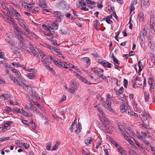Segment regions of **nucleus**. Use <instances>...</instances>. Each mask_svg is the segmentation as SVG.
I'll return each instance as SVG.
<instances>
[{"instance_id": "1", "label": "nucleus", "mask_w": 155, "mask_h": 155, "mask_svg": "<svg viewBox=\"0 0 155 155\" xmlns=\"http://www.w3.org/2000/svg\"><path fill=\"white\" fill-rule=\"evenodd\" d=\"M12 71L15 74V76L17 77V79L14 77L10 76V78L11 80L12 81H13L15 84L19 86H21L25 89H26V88L28 89V86L25 85L24 83L23 80L21 78V73L16 69H12Z\"/></svg>"}, {"instance_id": "2", "label": "nucleus", "mask_w": 155, "mask_h": 155, "mask_svg": "<svg viewBox=\"0 0 155 155\" xmlns=\"http://www.w3.org/2000/svg\"><path fill=\"white\" fill-rule=\"evenodd\" d=\"M113 98V96L107 93L106 95V100L105 101H104L102 104L103 106L107 110L113 112L114 110L111 107V101Z\"/></svg>"}, {"instance_id": "3", "label": "nucleus", "mask_w": 155, "mask_h": 155, "mask_svg": "<svg viewBox=\"0 0 155 155\" xmlns=\"http://www.w3.org/2000/svg\"><path fill=\"white\" fill-rule=\"evenodd\" d=\"M16 19L20 26L26 31L29 32L28 26L24 21L21 18H16Z\"/></svg>"}, {"instance_id": "4", "label": "nucleus", "mask_w": 155, "mask_h": 155, "mask_svg": "<svg viewBox=\"0 0 155 155\" xmlns=\"http://www.w3.org/2000/svg\"><path fill=\"white\" fill-rule=\"evenodd\" d=\"M128 105L126 102H121L120 104V108L123 112L125 113L128 110Z\"/></svg>"}, {"instance_id": "5", "label": "nucleus", "mask_w": 155, "mask_h": 155, "mask_svg": "<svg viewBox=\"0 0 155 155\" xmlns=\"http://www.w3.org/2000/svg\"><path fill=\"white\" fill-rule=\"evenodd\" d=\"M155 21L154 18L152 17L150 18V29L151 32L152 33H155V29H154Z\"/></svg>"}, {"instance_id": "6", "label": "nucleus", "mask_w": 155, "mask_h": 155, "mask_svg": "<svg viewBox=\"0 0 155 155\" xmlns=\"http://www.w3.org/2000/svg\"><path fill=\"white\" fill-rule=\"evenodd\" d=\"M91 70L92 71L98 76H99L100 74H101V73H103L104 71L102 69L97 67L91 68Z\"/></svg>"}, {"instance_id": "7", "label": "nucleus", "mask_w": 155, "mask_h": 155, "mask_svg": "<svg viewBox=\"0 0 155 155\" xmlns=\"http://www.w3.org/2000/svg\"><path fill=\"white\" fill-rule=\"evenodd\" d=\"M13 24V25L12 26L15 29L14 32L16 35L19 33H21L22 34H23V31L18 27L17 24L15 23V24Z\"/></svg>"}, {"instance_id": "8", "label": "nucleus", "mask_w": 155, "mask_h": 155, "mask_svg": "<svg viewBox=\"0 0 155 155\" xmlns=\"http://www.w3.org/2000/svg\"><path fill=\"white\" fill-rule=\"evenodd\" d=\"M60 6L61 7V8L63 10L64 12H65L68 11L69 9V7L68 5V4L65 2H62L61 3Z\"/></svg>"}, {"instance_id": "9", "label": "nucleus", "mask_w": 155, "mask_h": 155, "mask_svg": "<svg viewBox=\"0 0 155 155\" xmlns=\"http://www.w3.org/2000/svg\"><path fill=\"white\" fill-rule=\"evenodd\" d=\"M3 19L5 21L11 25L12 26L14 24H15V23L14 22V19L11 17H3Z\"/></svg>"}, {"instance_id": "10", "label": "nucleus", "mask_w": 155, "mask_h": 155, "mask_svg": "<svg viewBox=\"0 0 155 155\" xmlns=\"http://www.w3.org/2000/svg\"><path fill=\"white\" fill-rule=\"evenodd\" d=\"M29 45L30 49L31 51H30L29 50H26V51L31 54H33L35 56L36 55L38 54V52L35 49V48L33 45H31V44H29Z\"/></svg>"}, {"instance_id": "11", "label": "nucleus", "mask_w": 155, "mask_h": 155, "mask_svg": "<svg viewBox=\"0 0 155 155\" xmlns=\"http://www.w3.org/2000/svg\"><path fill=\"white\" fill-rule=\"evenodd\" d=\"M71 93L74 94L75 91L78 89V87L77 84L75 82L72 83L70 88Z\"/></svg>"}, {"instance_id": "12", "label": "nucleus", "mask_w": 155, "mask_h": 155, "mask_svg": "<svg viewBox=\"0 0 155 155\" xmlns=\"http://www.w3.org/2000/svg\"><path fill=\"white\" fill-rule=\"evenodd\" d=\"M58 64H57V65L60 68L63 67V68L67 69L68 68V67L67 66V63L65 62H61L58 60Z\"/></svg>"}, {"instance_id": "13", "label": "nucleus", "mask_w": 155, "mask_h": 155, "mask_svg": "<svg viewBox=\"0 0 155 155\" xmlns=\"http://www.w3.org/2000/svg\"><path fill=\"white\" fill-rule=\"evenodd\" d=\"M59 33L62 35H64L69 33L68 30L66 28H60Z\"/></svg>"}, {"instance_id": "14", "label": "nucleus", "mask_w": 155, "mask_h": 155, "mask_svg": "<svg viewBox=\"0 0 155 155\" xmlns=\"http://www.w3.org/2000/svg\"><path fill=\"white\" fill-rule=\"evenodd\" d=\"M149 1V0H142L141 5V7L143 8L145 7H148L150 5Z\"/></svg>"}, {"instance_id": "15", "label": "nucleus", "mask_w": 155, "mask_h": 155, "mask_svg": "<svg viewBox=\"0 0 155 155\" xmlns=\"http://www.w3.org/2000/svg\"><path fill=\"white\" fill-rule=\"evenodd\" d=\"M142 116L143 118V123H144V121L147 120L150 118L149 114L145 112H143V115H142Z\"/></svg>"}, {"instance_id": "16", "label": "nucleus", "mask_w": 155, "mask_h": 155, "mask_svg": "<svg viewBox=\"0 0 155 155\" xmlns=\"http://www.w3.org/2000/svg\"><path fill=\"white\" fill-rule=\"evenodd\" d=\"M102 117H100V120H101L102 121L104 124L105 125H108L109 124V122L108 121L107 118L105 117V116L104 115V114H103V115H102Z\"/></svg>"}, {"instance_id": "17", "label": "nucleus", "mask_w": 155, "mask_h": 155, "mask_svg": "<svg viewBox=\"0 0 155 155\" xmlns=\"http://www.w3.org/2000/svg\"><path fill=\"white\" fill-rule=\"evenodd\" d=\"M39 5L42 8H46L47 3L45 0H39Z\"/></svg>"}, {"instance_id": "18", "label": "nucleus", "mask_w": 155, "mask_h": 155, "mask_svg": "<svg viewBox=\"0 0 155 155\" xmlns=\"http://www.w3.org/2000/svg\"><path fill=\"white\" fill-rule=\"evenodd\" d=\"M23 69L24 70L30 72L36 73L37 72V70L35 68H30L28 67L23 66Z\"/></svg>"}, {"instance_id": "19", "label": "nucleus", "mask_w": 155, "mask_h": 155, "mask_svg": "<svg viewBox=\"0 0 155 155\" xmlns=\"http://www.w3.org/2000/svg\"><path fill=\"white\" fill-rule=\"evenodd\" d=\"M22 5L23 6L25 7V8H27L28 9L30 10L29 9L30 8H31L32 7L31 6V5H34L35 4L34 2L32 3L31 4H28L27 3H25L24 2H22Z\"/></svg>"}, {"instance_id": "20", "label": "nucleus", "mask_w": 155, "mask_h": 155, "mask_svg": "<svg viewBox=\"0 0 155 155\" xmlns=\"http://www.w3.org/2000/svg\"><path fill=\"white\" fill-rule=\"evenodd\" d=\"M82 129L81 124L80 122H79L76 125V134H79L81 132Z\"/></svg>"}, {"instance_id": "21", "label": "nucleus", "mask_w": 155, "mask_h": 155, "mask_svg": "<svg viewBox=\"0 0 155 155\" xmlns=\"http://www.w3.org/2000/svg\"><path fill=\"white\" fill-rule=\"evenodd\" d=\"M51 26L55 30H57L58 28V21H55L54 22H52L50 24Z\"/></svg>"}, {"instance_id": "22", "label": "nucleus", "mask_w": 155, "mask_h": 155, "mask_svg": "<svg viewBox=\"0 0 155 155\" xmlns=\"http://www.w3.org/2000/svg\"><path fill=\"white\" fill-rule=\"evenodd\" d=\"M41 26L43 28H44L46 30H49L50 31L54 30V28L51 27L46 25H42Z\"/></svg>"}, {"instance_id": "23", "label": "nucleus", "mask_w": 155, "mask_h": 155, "mask_svg": "<svg viewBox=\"0 0 155 155\" xmlns=\"http://www.w3.org/2000/svg\"><path fill=\"white\" fill-rule=\"evenodd\" d=\"M94 107L97 109L100 114L103 115V112L101 109V107L100 104H97L94 106Z\"/></svg>"}, {"instance_id": "24", "label": "nucleus", "mask_w": 155, "mask_h": 155, "mask_svg": "<svg viewBox=\"0 0 155 155\" xmlns=\"http://www.w3.org/2000/svg\"><path fill=\"white\" fill-rule=\"evenodd\" d=\"M54 54L59 57H61L63 58V59H64V57L62 56V54L61 52L58 51V49H56V50H54Z\"/></svg>"}, {"instance_id": "25", "label": "nucleus", "mask_w": 155, "mask_h": 155, "mask_svg": "<svg viewBox=\"0 0 155 155\" xmlns=\"http://www.w3.org/2000/svg\"><path fill=\"white\" fill-rule=\"evenodd\" d=\"M138 18L140 21H142L144 19V14L142 12H140L138 15Z\"/></svg>"}, {"instance_id": "26", "label": "nucleus", "mask_w": 155, "mask_h": 155, "mask_svg": "<svg viewBox=\"0 0 155 155\" xmlns=\"http://www.w3.org/2000/svg\"><path fill=\"white\" fill-rule=\"evenodd\" d=\"M26 107L28 109L30 110H31V109H32L34 112L37 110V109L35 107L33 104H31V106H29L28 105H26Z\"/></svg>"}, {"instance_id": "27", "label": "nucleus", "mask_w": 155, "mask_h": 155, "mask_svg": "<svg viewBox=\"0 0 155 155\" xmlns=\"http://www.w3.org/2000/svg\"><path fill=\"white\" fill-rule=\"evenodd\" d=\"M35 73L31 72V73H28L27 75V77L30 79H33L35 76V75L34 74Z\"/></svg>"}, {"instance_id": "28", "label": "nucleus", "mask_w": 155, "mask_h": 155, "mask_svg": "<svg viewBox=\"0 0 155 155\" xmlns=\"http://www.w3.org/2000/svg\"><path fill=\"white\" fill-rule=\"evenodd\" d=\"M86 2H87V4H91V5H92V6L90 7V8H93V7H95V3L94 1H92L91 0H85Z\"/></svg>"}, {"instance_id": "29", "label": "nucleus", "mask_w": 155, "mask_h": 155, "mask_svg": "<svg viewBox=\"0 0 155 155\" xmlns=\"http://www.w3.org/2000/svg\"><path fill=\"white\" fill-rule=\"evenodd\" d=\"M31 89V92L32 93L31 95L32 96L35 97H38V94L36 93V91L34 88L30 87Z\"/></svg>"}, {"instance_id": "30", "label": "nucleus", "mask_w": 155, "mask_h": 155, "mask_svg": "<svg viewBox=\"0 0 155 155\" xmlns=\"http://www.w3.org/2000/svg\"><path fill=\"white\" fill-rule=\"evenodd\" d=\"M80 80H81L84 83L89 85H91L92 84H94V83H92L91 82L89 81L86 79L83 78V77H82L81 78V79Z\"/></svg>"}, {"instance_id": "31", "label": "nucleus", "mask_w": 155, "mask_h": 155, "mask_svg": "<svg viewBox=\"0 0 155 155\" xmlns=\"http://www.w3.org/2000/svg\"><path fill=\"white\" fill-rule=\"evenodd\" d=\"M148 84L150 86V88L153 89L154 88V84L152 79L150 78L148 81Z\"/></svg>"}, {"instance_id": "32", "label": "nucleus", "mask_w": 155, "mask_h": 155, "mask_svg": "<svg viewBox=\"0 0 155 155\" xmlns=\"http://www.w3.org/2000/svg\"><path fill=\"white\" fill-rule=\"evenodd\" d=\"M117 149L122 155H126L127 154L125 153V151L122 149L121 147H118Z\"/></svg>"}, {"instance_id": "33", "label": "nucleus", "mask_w": 155, "mask_h": 155, "mask_svg": "<svg viewBox=\"0 0 155 155\" xmlns=\"http://www.w3.org/2000/svg\"><path fill=\"white\" fill-rule=\"evenodd\" d=\"M43 64L44 65L46 68L47 69L49 70L50 71H52L53 69L51 68L50 66L45 61H43Z\"/></svg>"}, {"instance_id": "34", "label": "nucleus", "mask_w": 155, "mask_h": 155, "mask_svg": "<svg viewBox=\"0 0 155 155\" xmlns=\"http://www.w3.org/2000/svg\"><path fill=\"white\" fill-rule=\"evenodd\" d=\"M144 97L145 101L147 102H148L149 99V95L148 92H144Z\"/></svg>"}, {"instance_id": "35", "label": "nucleus", "mask_w": 155, "mask_h": 155, "mask_svg": "<svg viewBox=\"0 0 155 155\" xmlns=\"http://www.w3.org/2000/svg\"><path fill=\"white\" fill-rule=\"evenodd\" d=\"M13 15L17 18H20L21 16L19 13L17 12L15 9H13Z\"/></svg>"}, {"instance_id": "36", "label": "nucleus", "mask_w": 155, "mask_h": 155, "mask_svg": "<svg viewBox=\"0 0 155 155\" xmlns=\"http://www.w3.org/2000/svg\"><path fill=\"white\" fill-rule=\"evenodd\" d=\"M109 140L110 142L117 148V149L118 147H120V146L118 145V144L116 143L113 139L110 138H109Z\"/></svg>"}, {"instance_id": "37", "label": "nucleus", "mask_w": 155, "mask_h": 155, "mask_svg": "<svg viewBox=\"0 0 155 155\" xmlns=\"http://www.w3.org/2000/svg\"><path fill=\"white\" fill-rule=\"evenodd\" d=\"M119 99L124 102L126 100V98L125 96L123 94H119L118 95Z\"/></svg>"}, {"instance_id": "38", "label": "nucleus", "mask_w": 155, "mask_h": 155, "mask_svg": "<svg viewBox=\"0 0 155 155\" xmlns=\"http://www.w3.org/2000/svg\"><path fill=\"white\" fill-rule=\"evenodd\" d=\"M138 67L139 68V71H141L142 70L143 68V66L142 65L140 60L138 61Z\"/></svg>"}, {"instance_id": "39", "label": "nucleus", "mask_w": 155, "mask_h": 155, "mask_svg": "<svg viewBox=\"0 0 155 155\" xmlns=\"http://www.w3.org/2000/svg\"><path fill=\"white\" fill-rule=\"evenodd\" d=\"M54 16L57 18L59 16L61 15V13L60 12H54L53 13Z\"/></svg>"}, {"instance_id": "40", "label": "nucleus", "mask_w": 155, "mask_h": 155, "mask_svg": "<svg viewBox=\"0 0 155 155\" xmlns=\"http://www.w3.org/2000/svg\"><path fill=\"white\" fill-rule=\"evenodd\" d=\"M121 134L125 138H127L128 137L127 135L128 134L127 133V132L124 129H123V130L121 131Z\"/></svg>"}, {"instance_id": "41", "label": "nucleus", "mask_w": 155, "mask_h": 155, "mask_svg": "<svg viewBox=\"0 0 155 155\" xmlns=\"http://www.w3.org/2000/svg\"><path fill=\"white\" fill-rule=\"evenodd\" d=\"M60 143L59 141H57L56 144L52 148V150H56L58 147Z\"/></svg>"}, {"instance_id": "42", "label": "nucleus", "mask_w": 155, "mask_h": 155, "mask_svg": "<svg viewBox=\"0 0 155 155\" xmlns=\"http://www.w3.org/2000/svg\"><path fill=\"white\" fill-rule=\"evenodd\" d=\"M83 61L89 64H91V61L90 59L88 57H84L82 58Z\"/></svg>"}, {"instance_id": "43", "label": "nucleus", "mask_w": 155, "mask_h": 155, "mask_svg": "<svg viewBox=\"0 0 155 155\" xmlns=\"http://www.w3.org/2000/svg\"><path fill=\"white\" fill-rule=\"evenodd\" d=\"M111 64L109 63L108 62H107L106 61H105V62L103 64V66L104 67H106L108 68H110V66L111 65Z\"/></svg>"}, {"instance_id": "44", "label": "nucleus", "mask_w": 155, "mask_h": 155, "mask_svg": "<svg viewBox=\"0 0 155 155\" xmlns=\"http://www.w3.org/2000/svg\"><path fill=\"white\" fill-rule=\"evenodd\" d=\"M11 64L12 65L16 68L21 67V65L18 62H12Z\"/></svg>"}, {"instance_id": "45", "label": "nucleus", "mask_w": 155, "mask_h": 155, "mask_svg": "<svg viewBox=\"0 0 155 155\" xmlns=\"http://www.w3.org/2000/svg\"><path fill=\"white\" fill-rule=\"evenodd\" d=\"M50 58L51 60L52 61L54 62L55 64L57 65V64H58V62L59 61L58 60V61H57L56 59L54 58L53 57L50 56Z\"/></svg>"}, {"instance_id": "46", "label": "nucleus", "mask_w": 155, "mask_h": 155, "mask_svg": "<svg viewBox=\"0 0 155 155\" xmlns=\"http://www.w3.org/2000/svg\"><path fill=\"white\" fill-rule=\"evenodd\" d=\"M139 78L138 76L136 77L134 79V80H132V83L133 84H136V85H137V82H139L140 80H138Z\"/></svg>"}, {"instance_id": "47", "label": "nucleus", "mask_w": 155, "mask_h": 155, "mask_svg": "<svg viewBox=\"0 0 155 155\" xmlns=\"http://www.w3.org/2000/svg\"><path fill=\"white\" fill-rule=\"evenodd\" d=\"M148 45H149V46L150 48H153V45L152 43L151 42V39L150 37L149 36L148 37Z\"/></svg>"}, {"instance_id": "48", "label": "nucleus", "mask_w": 155, "mask_h": 155, "mask_svg": "<svg viewBox=\"0 0 155 155\" xmlns=\"http://www.w3.org/2000/svg\"><path fill=\"white\" fill-rule=\"evenodd\" d=\"M21 33H18L16 35H17L18 39L21 41L23 42V41L24 39L21 36Z\"/></svg>"}, {"instance_id": "49", "label": "nucleus", "mask_w": 155, "mask_h": 155, "mask_svg": "<svg viewBox=\"0 0 155 155\" xmlns=\"http://www.w3.org/2000/svg\"><path fill=\"white\" fill-rule=\"evenodd\" d=\"M1 5L4 9L7 12H8L9 11L8 8L7 7L5 3H2L1 4Z\"/></svg>"}, {"instance_id": "50", "label": "nucleus", "mask_w": 155, "mask_h": 155, "mask_svg": "<svg viewBox=\"0 0 155 155\" xmlns=\"http://www.w3.org/2000/svg\"><path fill=\"white\" fill-rule=\"evenodd\" d=\"M92 141V139L91 138H89L87 139L85 141V144L88 145L89 144L91 143V142Z\"/></svg>"}, {"instance_id": "51", "label": "nucleus", "mask_w": 155, "mask_h": 155, "mask_svg": "<svg viewBox=\"0 0 155 155\" xmlns=\"http://www.w3.org/2000/svg\"><path fill=\"white\" fill-rule=\"evenodd\" d=\"M80 5H81V8L86 5L85 2L83 0H81L79 2Z\"/></svg>"}, {"instance_id": "52", "label": "nucleus", "mask_w": 155, "mask_h": 155, "mask_svg": "<svg viewBox=\"0 0 155 155\" xmlns=\"http://www.w3.org/2000/svg\"><path fill=\"white\" fill-rule=\"evenodd\" d=\"M95 29L96 30H98V28L99 26L100 23H99V21L96 20H95Z\"/></svg>"}, {"instance_id": "53", "label": "nucleus", "mask_w": 155, "mask_h": 155, "mask_svg": "<svg viewBox=\"0 0 155 155\" xmlns=\"http://www.w3.org/2000/svg\"><path fill=\"white\" fill-rule=\"evenodd\" d=\"M112 58H113V61L116 64H120V61L117 58H114V56H112Z\"/></svg>"}, {"instance_id": "54", "label": "nucleus", "mask_w": 155, "mask_h": 155, "mask_svg": "<svg viewBox=\"0 0 155 155\" xmlns=\"http://www.w3.org/2000/svg\"><path fill=\"white\" fill-rule=\"evenodd\" d=\"M127 140V141L129 143L132 145H134V143L130 139L129 137H127V138H126L125 139Z\"/></svg>"}, {"instance_id": "55", "label": "nucleus", "mask_w": 155, "mask_h": 155, "mask_svg": "<svg viewBox=\"0 0 155 155\" xmlns=\"http://www.w3.org/2000/svg\"><path fill=\"white\" fill-rule=\"evenodd\" d=\"M63 16L61 15V16H59L57 18H56V21H58L59 22H61L63 19Z\"/></svg>"}, {"instance_id": "56", "label": "nucleus", "mask_w": 155, "mask_h": 155, "mask_svg": "<svg viewBox=\"0 0 155 155\" xmlns=\"http://www.w3.org/2000/svg\"><path fill=\"white\" fill-rule=\"evenodd\" d=\"M39 53L40 56L42 58V59L45 56H46V55L44 53L42 52L41 51H39Z\"/></svg>"}, {"instance_id": "57", "label": "nucleus", "mask_w": 155, "mask_h": 155, "mask_svg": "<svg viewBox=\"0 0 155 155\" xmlns=\"http://www.w3.org/2000/svg\"><path fill=\"white\" fill-rule=\"evenodd\" d=\"M8 139H9V137H3L0 138V141L1 142H3Z\"/></svg>"}, {"instance_id": "58", "label": "nucleus", "mask_w": 155, "mask_h": 155, "mask_svg": "<svg viewBox=\"0 0 155 155\" xmlns=\"http://www.w3.org/2000/svg\"><path fill=\"white\" fill-rule=\"evenodd\" d=\"M20 45L21 47L23 49H25L26 51L27 50V48L25 45L22 43H21L20 44Z\"/></svg>"}, {"instance_id": "59", "label": "nucleus", "mask_w": 155, "mask_h": 155, "mask_svg": "<svg viewBox=\"0 0 155 155\" xmlns=\"http://www.w3.org/2000/svg\"><path fill=\"white\" fill-rule=\"evenodd\" d=\"M20 113L22 114V115L25 117L28 116V114L23 110H21L20 111Z\"/></svg>"}, {"instance_id": "60", "label": "nucleus", "mask_w": 155, "mask_h": 155, "mask_svg": "<svg viewBox=\"0 0 155 155\" xmlns=\"http://www.w3.org/2000/svg\"><path fill=\"white\" fill-rule=\"evenodd\" d=\"M22 146L24 147L26 149H28L29 147L27 143H23Z\"/></svg>"}, {"instance_id": "61", "label": "nucleus", "mask_w": 155, "mask_h": 155, "mask_svg": "<svg viewBox=\"0 0 155 155\" xmlns=\"http://www.w3.org/2000/svg\"><path fill=\"white\" fill-rule=\"evenodd\" d=\"M130 14L135 9L134 5L131 4V6H130Z\"/></svg>"}, {"instance_id": "62", "label": "nucleus", "mask_w": 155, "mask_h": 155, "mask_svg": "<svg viewBox=\"0 0 155 155\" xmlns=\"http://www.w3.org/2000/svg\"><path fill=\"white\" fill-rule=\"evenodd\" d=\"M51 43L54 45L55 46L57 45V41L54 39H52L51 40Z\"/></svg>"}, {"instance_id": "63", "label": "nucleus", "mask_w": 155, "mask_h": 155, "mask_svg": "<svg viewBox=\"0 0 155 155\" xmlns=\"http://www.w3.org/2000/svg\"><path fill=\"white\" fill-rule=\"evenodd\" d=\"M74 73L75 74V75L80 80L81 79V78L82 77L81 75H80L78 73H77L76 72L74 71Z\"/></svg>"}, {"instance_id": "64", "label": "nucleus", "mask_w": 155, "mask_h": 155, "mask_svg": "<svg viewBox=\"0 0 155 155\" xmlns=\"http://www.w3.org/2000/svg\"><path fill=\"white\" fill-rule=\"evenodd\" d=\"M99 77L103 80H107L106 77L104 75H103L102 74H100V75L98 76Z\"/></svg>"}]
</instances>
